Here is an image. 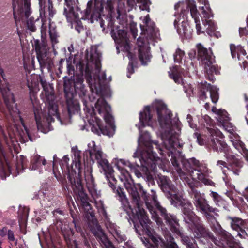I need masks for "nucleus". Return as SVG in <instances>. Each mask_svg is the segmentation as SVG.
<instances>
[{"label": "nucleus", "instance_id": "nucleus-1", "mask_svg": "<svg viewBox=\"0 0 248 248\" xmlns=\"http://www.w3.org/2000/svg\"><path fill=\"white\" fill-rule=\"evenodd\" d=\"M88 147V150L86 152H89L91 159L93 162L96 160L98 167H101L104 171L109 186L119 197L124 210L126 211L134 224L136 232H140L141 231L143 232H156L153 226V222L149 219L142 207L143 203H145L151 213L152 218L155 221L159 231L162 232H170V231L171 232H182V228L180 227L179 219L175 215L167 212V210L156 200V196L154 195L153 197L155 204V206H153L148 202L149 196L146 191L145 197H142L141 192L139 193V199H137L138 202L135 201L130 194L134 204V208H132L129 205L124 189L119 186L116 189L117 180L113 175L114 170L108 160L103 158V153L101 149L96 145L94 141L89 143Z\"/></svg>", "mask_w": 248, "mask_h": 248}, {"label": "nucleus", "instance_id": "nucleus-2", "mask_svg": "<svg viewBox=\"0 0 248 248\" xmlns=\"http://www.w3.org/2000/svg\"><path fill=\"white\" fill-rule=\"evenodd\" d=\"M156 110L157 114L158 121L161 128L164 131L162 134L163 137H165L164 141L165 152L168 156L170 157L172 165L174 167L177 173L181 179L187 178L186 182H196L194 180H190L187 178V175L193 172L194 167L193 165L192 160L196 159L191 158L189 159L182 158L176 157L174 153L177 151L175 148L176 141L174 135V130L172 128L171 117L172 113L164 103L158 104L156 106ZM189 186V185H188Z\"/></svg>", "mask_w": 248, "mask_h": 248}, {"label": "nucleus", "instance_id": "nucleus-3", "mask_svg": "<svg viewBox=\"0 0 248 248\" xmlns=\"http://www.w3.org/2000/svg\"><path fill=\"white\" fill-rule=\"evenodd\" d=\"M39 82L43 88L42 99L48 105V115L50 117L56 116L57 119L62 121H69L73 115L78 113L80 110L78 101L74 98V94L78 95L75 88L74 80H64L63 89L66 99L67 109L62 112L61 116L58 112V106L56 100L54 89L52 84L47 82L46 80L39 77Z\"/></svg>", "mask_w": 248, "mask_h": 248}, {"label": "nucleus", "instance_id": "nucleus-4", "mask_svg": "<svg viewBox=\"0 0 248 248\" xmlns=\"http://www.w3.org/2000/svg\"><path fill=\"white\" fill-rule=\"evenodd\" d=\"M208 135L198 132L194 133L200 145H205L209 149L217 152H223L228 162L227 170H223V179L226 185H231L232 174L238 176L243 167V162L232 154L229 146L224 140V136L217 129L206 128Z\"/></svg>", "mask_w": 248, "mask_h": 248}, {"label": "nucleus", "instance_id": "nucleus-5", "mask_svg": "<svg viewBox=\"0 0 248 248\" xmlns=\"http://www.w3.org/2000/svg\"><path fill=\"white\" fill-rule=\"evenodd\" d=\"M81 152H74L73 164H72V173L68 176L73 192L81 206L84 209V216L88 220V226L91 232H104L97 219L95 217L94 211L89 203V198L81 177Z\"/></svg>", "mask_w": 248, "mask_h": 248}, {"label": "nucleus", "instance_id": "nucleus-6", "mask_svg": "<svg viewBox=\"0 0 248 248\" xmlns=\"http://www.w3.org/2000/svg\"><path fill=\"white\" fill-rule=\"evenodd\" d=\"M65 0L67 7L64 8V14L68 22L75 23V29L78 33L84 31L80 19H85L90 17L91 23H93L94 21H99L100 22L105 0H94L93 8V1L89 0L87 4L86 11L84 13L78 6V0Z\"/></svg>", "mask_w": 248, "mask_h": 248}, {"label": "nucleus", "instance_id": "nucleus-7", "mask_svg": "<svg viewBox=\"0 0 248 248\" xmlns=\"http://www.w3.org/2000/svg\"><path fill=\"white\" fill-rule=\"evenodd\" d=\"M95 108L98 114L103 117L107 125L104 126L101 120L98 117L92 116L88 120L92 131L98 135L101 134L108 136L113 134L115 126L110 105L104 98H100L95 103Z\"/></svg>", "mask_w": 248, "mask_h": 248}, {"label": "nucleus", "instance_id": "nucleus-8", "mask_svg": "<svg viewBox=\"0 0 248 248\" xmlns=\"http://www.w3.org/2000/svg\"><path fill=\"white\" fill-rule=\"evenodd\" d=\"M144 145L145 149L142 151L140 158V165L137 163L133 164L129 161H121L124 165L128 166L138 178L142 176L141 173L138 168H140L146 174L150 171H154L156 168V162L159 158L156 153L153 150V147L152 143L146 142Z\"/></svg>", "mask_w": 248, "mask_h": 248}, {"label": "nucleus", "instance_id": "nucleus-9", "mask_svg": "<svg viewBox=\"0 0 248 248\" xmlns=\"http://www.w3.org/2000/svg\"><path fill=\"white\" fill-rule=\"evenodd\" d=\"M105 18L108 23L107 28H105V21L101 18L100 26L102 28L104 33H107L109 31L115 42L118 44L120 47H123L124 51L129 52L131 49L130 41L127 35V31L123 26L114 25L115 20L109 15V16L102 15Z\"/></svg>", "mask_w": 248, "mask_h": 248}, {"label": "nucleus", "instance_id": "nucleus-10", "mask_svg": "<svg viewBox=\"0 0 248 248\" xmlns=\"http://www.w3.org/2000/svg\"><path fill=\"white\" fill-rule=\"evenodd\" d=\"M189 189L188 190L189 195L195 206L196 210L204 214L206 217H213L211 213H214L215 208L210 206L208 202L205 199L204 193H201L198 190V187L200 185L199 182H190L188 183Z\"/></svg>", "mask_w": 248, "mask_h": 248}, {"label": "nucleus", "instance_id": "nucleus-11", "mask_svg": "<svg viewBox=\"0 0 248 248\" xmlns=\"http://www.w3.org/2000/svg\"><path fill=\"white\" fill-rule=\"evenodd\" d=\"M156 179L159 187L169 200L171 205L179 208L184 202L188 201L178 194L176 187L169 177L158 174Z\"/></svg>", "mask_w": 248, "mask_h": 248}, {"label": "nucleus", "instance_id": "nucleus-12", "mask_svg": "<svg viewBox=\"0 0 248 248\" xmlns=\"http://www.w3.org/2000/svg\"><path fill=\"white\" fill-rule=\"evenodd\" d=\"M180 208L183 214L184 221L193 232H210L202 219L193 211V207L188 200Z\"/></svg>", "mask_w": 248, "mask_h": 248}, {"label": "nucleus", "instance_id": "nucleus-13", "mask_svg": "<svg viewBox=\"0 0 248 248\" xmlns=\"http://www.w3.org/2000/svg\"><path fill=\"white\" fill-rule=\"evenodd\" d=\"M197 58L204 66L205 77L206 79L213 82L215 80L214 74H219V68L217 65L213 64L214 61L211 49L208 50L201 44L197 45Z\"/></svg>", "mask_w": 248, "mask_h": 248}, {"label": "nucleus", "instance_id": "nucleus-14", "mask_svg": "<svg viewBox=\"0 0 248 248\" xmlns=\"http://www.w3.org/2000/svg\"><path fill=\"white\" fill-rule=\"evenodd\" d=\"M76 69L81 77H77L76 80L74 81L75 88L79 98L83 100L86 96L87 90L85 89V86L83 84L84 81L83 76L84 74L87 82H90L92 81L93 67L88 59L80 60L76 65Z\"/></svg>", "mask_w": 248, "mask_h": 248}, {"label": "nucleus", "instance_id": "nucleus-15", "mask_svg": "<svg viewBox=\"0 0 248 248\" xmlns=\"http://www.w3.org/2000/svg\"><path fill=\"white\" fill-rule=\"evenodd\" d=\"M139 237L147 248H156L160 245L164 248H179L170 233H164L165 240L157 233H138Z\"/></svg>", "mask_w": 248, "mask_h": 248}, {"label": "nucleus", "instance_id": "nucleus-16", "mask_svg": "<svg viewBox=\"0 0 248 248\" xmlns=\"http://www.w3.org/2000/svg\"><path fill=\"white\" fill-rule=\"evenodd\" d=\"M204 234V236L208 237L215 245L221 246H228L230 248H243L240 244L239 238H248L247 233H237L234 238L231 233H216V236H213L212 233H197Z\"/></svg>", "mask_w": 248, "mask_h": 248}, {"label": "nucleus", "instance_id": "nucleus-17", "mask_svg": "<svg viewBox=\"0 0 248 248\" xmlns=\"http://www.w3.org/2000/svg\"><path fill=\"white\" fill-rule=\"evenodd\" d=\"M32 46L35 50L41 71L46 69L48 72H51L54 62L51 58L47 56L48 50L46 43L44 40L40 41L36 39L34 40Z\"/></svg>", "mask_w": 248, "mask_h": 248}, {"label": "nucleus", "instance_id": "nucleus-18", "mask_svg": "<svg viewBox=\"0 0 248 248\" xmlns=\"http://www.w3.org/2000/svg\"><path fill=\"white\" fill-rule=\"evenodd\" d=\"M180 7L182 8L180 15L182 18L187 21L188 15L190 13L192 18L194 19L197 34H200L202 32L201 31L200 21L198 16L200 14L197 10L195 1L186 0L185 1L179 2L174 5V9L177 10Z\"/></svg>", "mask_w": 248, "mask_h": 248}, {"label": "nucleus", "instance_id": "nucleus-19", "mask_svg": "<svg viewBox=\"0 0 248 248\" xmlns=\"http://www.w3.org/2000/svg\"><path fill=\"white\" fill-rule=\"evenodd\" d=\"M119 170L121 171L122 177L121 180L124 181V185L126 189L129 194H130L133 198V200L138 202L139 199L138 194L139 192L142 193V197H145V191L143 189V186L140 184H134L133 180L129 172L125 169L119 166H117Z\"/></svg>", "mask_w": 248, "mask_h": 248}, {"label": "nucleus", "instance_id": "nucleus-20", "mask_svg": "<svg viewBox=\"0 0 248 248\" xmlns=\"http://www.w3.org/2000/svg\"><path fill=\"white\" fill-rule=\"evenodd\" d=\"M194 170L197 171L198 179L203 183L205 185L215 186V183L208 177L211 172V170L207 168L205 164L201 163L198 160H192Z\"/></svg>", "mask_w": 248, "mask_h": 248}, {"label": "nucleus", "instance_id": "nucleus-21", "mask_svg": "<svg viewBox=\"0 0 248 248\" xmlns=\"http://www.w3.org/2000/svg\"><path fill=\"white\" fill-rule=\"evenodd\" d=\"M0 90L4 103L9 112L11 114L18 115L21 123H23V119L20 116L21 113L17 107V104L15 103L16 100L13 93L10 92L8 88H0Z\"/></svg>", "mask_w": 248, "mask_h": 248}, {"label": "nucleus", "instance_id": "nucleus-22", "mask_svg": "<svg viewBox=\"0 0 248 248\" xmlns=\"http://www.w3.org/2000/svg\"><path fill=\"white\" fill-rule=\"evenodd\" d=\"M229 221L230 225L232 230L237 232H248V219H243L241 218L230 216L227 217Z\"/></svg>", "mask_w": 248, "mask_h": 248}, {"label": "nucleus", "instance_id": "nucleus-23", "mask_svg": "<svg viewBox=\"0 0 248 248\" xmlns=\"http://www.w3.org/2000/svg\"><path fill=\"white\" fill-rule=\"evenodd\" d=\"M143 24H140V27L141 31V34L147 35V37H154L156 33L155 24L151 20L149 15H146L143 21Z\"/></svg>", "mask_w": 248, "mask_h": 248}, {"label": "nucleus", "instance_id": "nucleus-24", "mask_svg": "<svg viewBox=\"0 0 248 248\" xmlns=\"http://www.w3.org/2000/svg\"><path fill=\"white\" fill-rule=\"evenodd\" d=\"M29 87L30 88V100L33 108L34 115L37 126L38 129H39V127L42 126L41 116L39 109L36 106L37 105L38 102L36 93L34 92L32 89H31L30 86H29Z\"/></svg>", "mask_w": 248, "mask_h": 248}, {"label": "nucleus", "instance_id": "nucleus-25", "mask_svg": "<svg viewBox=\"0 0 248 248\" xmlns=\"http://www.w3.org/2000/svg\"><path fill=\"white\" fill-rule=\"evenodd\" d=\"M53 217L55 218L54 225L51 228L54 230V232H64L62 230V217L64 215V211L60 208H57L52 211Z\"/></svg>", "mask_w": 248, "mask_h": 248}, {"label": "nucleus", "instance_id": "nucleus-26", "mask_svg": "<svg viewBox=\"0 0 248 248\" xmlns=\"http://www.w3.org/2000/svg\"><path fill=\"white\" fill-rule=\"evenodd\" d=\"M139 58L142 65L146 66L150 62L151 55L150 54L149 48L148 47L139 46Z\"/></svg>", "mask_w": 248, "mask_h": 248}, {"label": "nucleus", "instance_id": "nucleus-27", "mask_svg": "<svg viewBox=\"0 0 248 248\" xmlns=\"http://www.w3.org/2000/svg\"><path fill=\"white\" fill-rule=\"evenodd\" d=\"M152 116L151 115L150 107L149 106L145 107L144 111L140 113V121L144 127L149 125L152 122Z\"/></svg>", "mask_w": 248, "mask_h": 248}, {"label": "nucleus", "instance_id": "nucleus-28", "mask_svg": "<svg viewBox=\"0 0 248 248\" xmlns=\"http://www.w3.org/2000/svg\"><path fill=\"white\" fill-rule=\"evenodd\" d=\"M29 209L24 208L19 211V228L20 232H27L26 230V220L29 215Z\"/></svg>", "mask_w": 248, "mask_h": 248}, {"label": "nucleus", "instance_id": "nucleus-29", "mask_svg": "<svg viewBox=\"0 0 248 248\" xmlns=\"http://www.w3.org/2000/svg\"><path fill=\"white\" fill-rule=\"evenodd\" d=\"M36 22H40L41 24V33L43 34L46 31V26L44 25V23L38 18L35 20L33 17H30L27 21V29L31 32H35L36 31V27L35 24Z\"/></svg>", "mask_w": 248, "mask_h": 248}, {"label": "nucleus", "instance_id": "nucleus-30", "mask_svg": "<svg viewBox=\"0 0 248 248\" xmlns=\"http://www.w3.org/2000/svg\"><path fill=\"white\" fill-rule=\"evenodd\" d=\"M128 52L127 56L129 59L128 65L127 66V71L129 74H127V76L128 78H130V75L134 73V67H136L137 64V59L135 55L130 52Z\"/></svg>", "mask_w": 248, "mask_h": 248}, {"label": "nucleus", "instance_id": "nucleus-31", "mask_svg": "<svg viewBox=\"0 0 248 248\" xmlns=\"http://www.w3.org/2000/svg\"><path fill=\"white\" fill-rule=\"evenodd\" d=\"M46 164V159L37 155L34 156L31 160L30 168L32 170H35L39 168L41 165H45Z\"/></svg>", "mask_w": 248, "mask_h": 248}, {"label": "nucleus", "instance_id": "nucleus-32", "mask_svg": "<svg viewBox=\"0 0 248 248\" xmlns=\"http://www.w3.org/2000/svg\"><path fill=\"white\" fill-rule=\"evenodd\" d=\"M217 121L223 126H227L230 124V118L227 111L224 109H219L217 111Z\"/></svg>", "mask_w": 248, "mask_h": 248}, {"label": "nucleus", "instance_id": "nucleus-33", "mask_svg": "<svg viewBox=\"0 0 248 248\" xmlns=\"http://www.w3.org/2000/svg\"><path fill=\"white\" fill-rule=\"evenodd\" d=\"M85 181L86 182V186L90 193L92 195L96 193V185L95 183L94 178L93 175L91 174L86 175Z\"/></svg>", "mask_w": 248, "mask_h": 248}, {"label": "nucleus", "instance_id": "nucleus-34", "mask_svg": "<svg viewBox=\"0 0 248 248\" xmlns=\"http://www.w3.org/2000/svg\"><path fill=\"white\" fill-rule=\"evenodd\" d=\"M211 84L207 82H201L199 85V95L201 100H204L207 98L206 92H209Z\"/></svg>", "mask_w": 248, "mask_h": 248}, {"label": "nucleus", "instance_id": "nucleus-35", "mask_svg": "<svg viewBox=\"0 0 248 248\" xmlns=\"http://www.w3.org/2000/svg\"><path fill=\"white\" fill-rule=\"evenodd\" d=\"M94 234L106 248H116L108 239L106 233H94Z\"/></svg>", "mask_w": 248, "mask_h": 248}, {"label": "nucleus", "instance_id": "nucleus-36", "mask_svg": "<svg viewBox=\"0 0 248 248\" xmlns=\"http://www.w3.org/2000/svg\"><path fill=\"white\" fill-rule=\"evenodd\" d=\"M233 146L241 154L247 155L248 153V150L246 149L245 144L241 141L235 140L232 141Z\"/></svg>", "mask_w": 248, "mask_h": 248}, {"label": "nucleus", "instance_id": "nucleus-37", "mask_svg": "<svg viewBox=\"0 0 248 248\" xmlns=\"http://www.w3.org/2000/svg\"><path fill=\"white\" fill-rule=\"evenodd\" d=\"M202 22L205 26H208L206 28V32L210 35H212V34L216 30V25L212 20H206V22H204L203 19Z\"/></svg>", "mask_w": 248, "mask_h": 248}, {"label": "nucleus", "instance_id": "nucleus-38", "mask_svg": "<svg viewBox=\"0 0 248 248\" xmlns=\"http://www.w3.org/2000/svg\"><path fill=\"white\" fill-rule=\"evenodd\" d=\"M52 233H38V238L41 242V239H44L46 243L48 245L53 244L54 240L52 238Z\"/></svg>", "mask_w": 248, "mask_h": 248}, {"label": "nucleus", "instance_id": "nucleus-39", "mask_svg": "<svg viewBox=\"0 0 248 248\" xmlns=\"http://www.w3.org/2000/svg\"><path fill=\"white\" fill-rule=\"evenodd\" d=\"M209 93L212 102L214 103H216L219 98L218 90L217 89V87L211 85Z\"/></svg>", "mask_w": 248, "mask_h": 248}, {"label": "nucleus", "instance_id": "nucleus-40", "mask_svg": "<svg viewBox=\"0 0 248 248\" xmlns=\"http://www.w3.org/2000/svg\"><path fill=\"white\" fill-rule=\"evenodd\" d=\"M63 236L67 245H71L72 247H74L73 248H78V244L77 241L75 240H73L70 237H73L74 233H63Z\"/></svg>", "mask_w": 248, "mask_h": 248}, {"label": "nucleus", "instance_id": "nucleus-41", "mask_svg": "<svg viewBox=\"0 0 248 248\" xmlns=\"http://www.w3.org/2000/svg\"><path fill=\"white\" fill-rule=\"evenodd\" d=\"M69 161V158L68 157V156L65 155L63 157L62 160H61L60 163V165L62 170L63 169V168H64L65 167V168L68 172V176H69V174H71L72 173V165L70 167L68 165V163Z\"/></svg>", "mask_w": 248, "mask_h": 248}, {"label": "nucleus", "instance_id": "nucleus-42", "mask_svg": "<svg viewBox=\"0 0 248 248\" xmlns=\"http://www.w3.org/2000/svg\"><path fill=\"white\" fill-rule=\"evenodd\" d=\"M49 33L52 47L53 48V49H55L54 46L59 42L58 40V37H59V35H58V33L56 31L55 29H50Z\"/></svg>", "mask_w": 248, "mask_h": 248}, {"label": "nucleus", "instance_id": "nucleus-43", "mask_svg": "<svg viewBox=\"0 0 248 248\" xmlns=\"http://www.w3.org/2000/svg\"><path fill=\"white\" fill-rule=\"evenodd\" d=\"M211 228L214 232H228L226 231L223 230L220 225L217 221L215 218L212 222Z\"/></svg>", "mask_w": 248, "mask_h": 248}, {"label": "nucleus", "instance_id": "nucleus-44", "mask_svg": "<svg viewBox=\"0 0 248 248\" xmlns=\"http://www.w3.org/2000/svg\"><path fill=\"white\" fill-rule=\"evenodd\" d=\"M169 76L177 84H180L182 80L181 75L177 70H173L171 73H169Z\"/></svg>", "mask_w": 248, "mask_h": 248}, {"label": "nucleus", "instance_id": "nucleus-45", "mask_svg": "<svg viewBox=\"0 0 248 248\" xmlns=\"http://www.w3.org/2000/svg\"><path fill=\"white\" fill-rule=\"evenodd\" d=\"M182 26L183 28L182 30L181 29H177V33L180 35H184L185 37L187 38L189 37L191 33L190 27L187 28V27H186L183 24Z\"/></svg>", "mask_w": 248, "mask_h": 248}, {"label": "nucleus", "instance_id": "nucleus-46", "mask_svg": "<svg viewBox=\"0 0 248 248\" xmlns=\"http://www.w3.org/2000/svg\"><path fill=\"white\" fill-rule=\"evenodd\" d=\"M182 241L185 245H186L188 248H193L194 239L188 236H185L183 235L181 236Z\"/></svg>", "mask_w": 248, "mask_h": 248}, {"label": "nucleus", "instance_id": "nucleus-47", "mask_svg": "<svg viewBox=\"0 0 248 248\" xmlns=\"http://www.w3.org/2000/svg\"><path fill=\"white\" fill-rule=\"evenodd\" d=\"M13 7V16L16 23H17V22H19L20 21V16H21V14L23 13V8H19L17 10L18 15L19 16V17L17 16L16 15V5L15 3H13L12 4Z\"/></svg>", "mask_w": 248, "mask_h": 248}, {"label": "nucleus", "instance_id": "nucleus-48", "mask_svg": "<svg viewBox=\"0 0 248 248\" xmlns=\"http://www.w3.org/2000/svg\"><path fill=\"white\" fill-rule=\"evenodd\" d=\"M105 224L108 232H119L117 225L111 222L109 219L105 221Z\"/></svg>", "mask_w": 248, "mask_h": 248}, {"label": "nucleus", "instance_id": "nucleus-49", "mask_svg": "<svg viewBox=\"0 0 248 248\" xmlns=\"http://www.w3.org/2000/svg\"><path fill=\"white\" fill-rule=\"evenodd\" d=\"M31 0H24V14L26 18H28L31 14Z\"/></svg>", "mask_w": 248, "mask_h": 248}, {"label": "nucleus", "instance_id": "nucleus-50", "mask_svg": "<svg viewBox=\"0 0 248 248\" xmlns=\"http://www.w3.org/2000/svg\"><path fill=\"white\" fill-rule=\"evenodd\" d=\"M132 3L130 4V0H127V3L129 5H131L132 6L134 5V4L135 2L141 4V5L143 6L142 8V10H147V7H148V2L149 0H131Z\"/></svg>", "mask_w": 248, "mask_h": 248}, {"label": "nucleus", "instance_id": "nucleus-51", "mask_svg": "<svg viewBox=\"0 0 248 248\" xmlns=\"http://www.w3.org/2000/svg\"><path fill=\"white\" fill-rule=\"evenodd\" d=\"M98 211L99 215L104 219L105 222L109 219L104 205L101 204V205L98 208Z\"/></svg>", "mask_w": 248, "mask_h": 248}, {"label": "nucleus", "instance_id": "nucleus-52", "mask_svg": "<svg viewBox=\"0 0 248 248\" xmlns=\"http://www.w3.org/2000/svg\"><path fill=\"white\" fill-rule=\"evenodd\" d=\"M184 55V52L180 48H177L176 50L175 53L174 54V60L175 62H179L181 61L182 57Z\"/></svg>", "mask_w": 248, "mask_h": 248}, {"label": "nucleus", "instance_id": "nucleus-53", "mask_svg": "<svg viewBox=\"0 0 248 248\" xmlns=\"http://www.w3.org/2000/svg\"><path fill=\"white\" fill-rule=\"evenodd\" d=\"M113 236L119 243L125 242L127 239L124 233H114Z\"/></svg>", "mask_w": 248, "mask_h": 248}, {"label": "nucleus", "instance_id": "nucleus-54", "mask_svg": "<svg viewBox=\"0 0 248 248\" xmlns=\"http://www.w3.org/2000/svg\"><path fill=\"white\" fill-rule=\"evenodd\" d=\"M202 14L203 15L204 17L205 18V19L203 20H204V22H206V20H210V18L213 16V15L212 14V11H211V10L206 11L204 9V7H202Z\"/></svg>", "mask_w": 248, "mask_h": 248}, {"label": "nucleus", "instance_id": "nucleus-55", "mask_svg": "<svg viewBox=\"0 0 248 248\" xmlns=\"http://www.w3.org/2000/svg\"><path fill=\"white\" fill-rule=\"evenodd\" d=\"M230 48L232 57L233 58H236V56L238 55L237 53L236 52V46L234 44H231L230 45Z\"/></svg>", "mask_w": 248, "mask_h": 248}, {"label": "nucleus", "instance_id": "nucleus-56", "mask_svg": "<svg viewBox=\"0 0 248 248\" xmlns=\"http://www.w3.org/2000/svg\"><path fill=\"white\" fill-rule=\"evenodd\" d=\"M105 8L109 12H111L113 9V2L112 0H107L105 4Z\"/></svg>", "mask_w": 248, "mask_h": 248}, {"label": "nucleus", "instance_id": "nucleus-57", "mask_svg": "<svg viewBox=\"0 0 248 248\" xmlns=\"http://www.w3.org/2000/svg\"><path fill=\"white\" fill-rule=\"evenodd\" d=\"M8 239L11 244L16 245L17 240L15 238L14 233H8Z\"/></svg>", "mask_w": 248, "mask_h": 248}, {"label": "nucleus", "instance_id": "nucleus-58", "mask_svg": "<svg viewBox=\"0 0 248 248\" xmlns=\"http://www.w3.org/2000/svg\"><path fill=\"white\" fill-rule=\"evenodd\" d=\"M154 144L155 146V148L157 150L158 152L161 155H163L164 153V152H165L164 150L163 149L159 144H158L157 142H154Z\"/></svg>", "mask_w": 248, "mask_h": 248}, {"label": "nucleus", "instance_id": "nucleus-59", "mask_svg": "<svg viewBox=\"0 0 248 248\" xmlns=\"http://www.w3.org/2000/svg\"><path fill=\"white\" fill-rule=\"evenodd\" d=\"M211 196L213 198V200L215 202H218L220 200V197L219 195L216 192L212 191L211 193Z\"/></svg>", "mask_w": 248, "mask_h": 248}, {"label": "nucleus", "instance_id": "nucleus-60", "mask_svg": "<svg viewBox=\"0 0 248 248\" xmlns=\"http://www.w3.org/2000/svg\"><path fill=\"white\" fill-rule=\"evenodd\" d=\"M130 31H131V32L132 33V35L133 38L134 39H135L138 35V34H137L138 30H137V28H135L134 26H131L130 27Z\"/></svg>", "mask_w": 248, "mask_h": 248}, {"label": "nucleus", "instance_id": "nucleus-61", "mask_svg": "<svg viewBox=\"0 0 248 248\" xmlns=\"http://www.w3.org/2000/svg\"><path fill=\"white\" fill-rule=\"evenodd\" d=\"M217 165L220 167L221 169H222L223 167L227 168L228 167L227 163L223 160H218L217 162Z\"/></svg>", "mask_w": 248, "mask_h": 248}, {"label": "nucleus", "instance_id": "nucleus-62", "mask_svg": "<svg viewBox=\"0 0 248 248\" xmlns=\"http://www.w3.org/2000/svg\"><path fill=\"white\" fill-rule=\"evenodd\" d=\"M49 15L50 17H52L55 14V11L53 9V7L51 3H49L48 6Z\"/></svg>", "mask_w": 248, "mask_h": 248}, {"label": "nucleus", "instance_id": "nucleus-63", "mask_svg": "<svg viewBox=\"0 0 248 248\" xmlns=\"http://www.w3.org/2000/svg\"><path fill=\"white\" fill-rule=\"evenodd\" d=\"M4 158L3 149L1 144H0V163L2 164L3 159Z\"/></svg>", "mask_w": 248, "mask_h": 248}, {"label": "nucleus", "instance_id": "nucleus-64", "mask_svg": "<svg viewBox=\"0 0 248 248\" xmlns=\"http://www.w3.org/2000/svg\"><path fill=\"white\" fill-rule=\"evenodd\" d=\"M202 3L204 4L205 7L207 11L211 10V8L210 7L209 3V1L208 0H203Z\"/></svg>", "mask_w": 248, "mask_h": 248}]
</instances>
